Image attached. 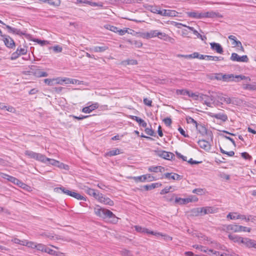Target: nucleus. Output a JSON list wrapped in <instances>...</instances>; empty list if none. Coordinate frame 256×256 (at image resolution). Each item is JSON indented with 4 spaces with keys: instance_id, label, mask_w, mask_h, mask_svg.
Here are the masks:
<instances>
[{
    "instance_id": "1",
    "label": "nucleus",
    "mask_w": 256,
    "mask_h": 256,
    "mask_svg": "<svg viewBox=\"0 0 256 256\" xmlns=\"http://www.w3.org/2000/svg\"><path fill=\"white\" fill-rule=\"evenodd\" d=\"M225 97L222 94H213L210 96L204 94L202 93H193V100L199 101L202 104H206L209 107L222 106L224 102Z\"/></svg>"
},
{
    "instance_id": "2",
    "label": "nucleus",
    "mask_w": 256,
    "mask_h": 256,
    "mask_svg": "<svg viewBox=\"0 0 256 256\" xmlns=\"http://www.w3.org/2000/svg\"><path fill=\"white\" fill-rule=\"evenodd\" d=\"M94 212L96 216L112 224H115L118 222V218L112 212L98 205L94 208Z\"/></svg>"
},
{
    "instance_id": "3",
    "label": "nucleus",
    "mask_w": 256,
    "mask_h": 256,
    "mask_svg": "<svg viewBox=\"0 0 256 256\" xmlns=\"http://www.w3.org/2000/svg\"><path fill=\"white\" fill-rule=\"evenodd\" d=\"M193 248L200 249V251L207 252L208 254H212L213 256H222V253H220L219 252L216 251L213 249H208L202 246L193 245Z\"/></svg>"
},
{
    "instance_id": "4",
    "label": "nucleus",
    "mask_w": 256,
    "mask_h": 256,
    "mask_svg": "<svg viewBox=\"0 0 256 256\" xmlns=\"http://www.w3.org/2000/svg\"><path fill=\"white\" fill-rule=\"evenodd\" d=\"M230 60L233 62H248V58L246 55L240 56L238 54L233 52L230 58Z\"/></svg>"
},
{
    "instance_id": "5",
    "label": "nucleus",
    "mask_w": 256,
    "mask_h": 256,
    "mask_svg": "<svg viewBox=\"0 0 256 256\" xmlns=\"http://www.w3.org/2000/svg\"><path fill=\"white\" fill-rule=\"evenodd\" d=\"M156 154L160 157L167 160H172L175 158V156L172 152L165 150H158L156 152Z\"/></svg>"
},
{
    "instance_id": "6",
    "label": "nucleus",
    "mask_w": 256,
    "mask_h": 256,
    "mask_svg": "<svg viewBox=\"0 0 256 256\" xmlns=\"http://www.w3.org/2000/svg\"><path fill=\"white\" fill-rule=\"evenodd\" d=\"M193 124H194L198 132L202 135H204L206 134V128L204 124L201 122H198L196 120L193 119Z\"/></svg>"
},
{
    "instance_id": "7",
    "label": "nucleus",
    "mask_w": 256,
    "mask_h": 256,
    "mask_svg": "<svg viewBox=\"0 0 256 256\" xmlns=\"http://www.w3.org/2000/svg\"><path fill=\"white\" fill-rule=\"evenodd\" d=\"M2 37L3 38L4 42L7 48H13L15 47L16 44L14 40L9 36L4 34Z\"/></svg>"
},
{
    "instance_id": "8",
    "label": "nucleus",
    "mask_w": 256,
    "mask_h": 256,
    "mask_svg": "<svg viewBox=\"0 0 256 256\" xmlns=\"http://www.w3.org/2000/svg\"><path fill=\"white\" fill-rule=\"evenodd\" d=\"M246 248L256 249V240L248 238H244L242 243Z\"/></svg>"
},
{
    "instance_id": "9",
    "label": "nucleus",
    "mask_w": 256,
    "mask_h": 256,
    "mask_svg": "<svg viewBox=\"0 0 256 256\" xmlns=\"http://www.w3.org/2000/svg\"><path fill=\"white\" fill-rule=\"evenodd\" d=\"M228 39L232 41V44L234 47H240V50L242 52H244V48L240 40H238L236 37L233 35H230L228 36Z\"/></svg>"
},
{
    "instance_id": "10",
    "label": "nucleus",
    "mask_w": 256,
    "mask_h": 256,
    "mask_svg": "<svg viewBox=\"0 0 256 256\" xmlns=\"http://www.w3.org/2000/svg\"><path fill=\"white\" fill-rule=\"evenodd\" d=\"M100 197H98V200L100 202L110 206H113L114 205V201L111 200L109 198L104 196L102 194H100Z\"/></svg>"
},
{
    "instance_id": "11",
    "label": "nucleus",
    "mask_w": 256,
    "mask_h": 256,
    "mask_svg": "<svg viewBox=\"0 0 256 256\" xmlns=\"http://www.w3.org/2000/svg\"><path fill=\"white\" fill-rule=\"evenodd\" d=\"M0 176L3 178L7 180L8 181L16 184H18V182L19 180L18 179L16 178L15 177H14L12 176H10L8 174L3 173V172H0Z\"/></svg>"
},
{
    "instance_id": "12",
    "label": "nucleus",
    "mask_w": 256,
    "mask_h": 256,
    "mask_svg": "<svg viewBox=\"0 0 256 256\" xmlns=\"http://www.w3.org/2000/svg\"><path fill=\"white\" fill-rule=\"evenodd\" d=\"M134 228H135V230L137 232H140L144 233V234L146 233V234H151L156 235H156H160V233H156V232H154L153 231H150L148 229L144 228H142L139 226H134Z\"/></svg>"
},
{
    "instance_id": "13",
    "label": "nucleus",
    "mask_w": 256,
    "mask_h": 256,
    "mask_svg": "<svg viewBox=\"0 0 256 256\" xmlns=\"http://www.w3.org/2000/svg\"><path fill=\"white\" fill-rule=\"evenodd\" d=\"M210 116L218 120H221L222 122H226L228 120V116L226 114L224 113L214 114L210 113Z\"/></svg>"
},
{
    "instance_id": "14",
    "label": "nucleus",
    "mask_w": 256,
    "mask_h": 256,
    "mask_svg": "<svg viewBox=\"0 0 256 256\" xmlns=\"http://www.w3.org/2000/svg\"><path fill=\"white\" fill-rule=\"evenodd\" d=\"M210 45L211 49L215 50L216 52L222 54L224 52L223 48L220 44L213 42L210 43Z\"/></svg>"
},
{
    "instance_id": "15",
    "label": "nucleus",
    "mask_w": 256,
    "mask_h": 256,
    "mask_svg": "<svg viewBox=\"0 0 256 256\" xmlns=\"http://www.w3.org/2000/svg\"><path fill=\"white\" fill-rule=\"evenodd\" d=\"M99 104L98 103L96 102L93 104L89 106L84 107L82 108V111L83 112L89 114L92 112V110L98 108Z\"/></svg>"
},
{
    "instance_id": "16",
    "label": "nucleus",
    "mask_w": 256,
    "mask_h": 256,
    "mask_svg": "<svg viewBox=\"0 0 256 256\" xmlns=\"http://www.w3.org/2000/svg\"><path fill=\"white\" fill-rule=\"evenodd\" d=\"M192 202V198H175V200H174V204H188V202Z\"/></svg>"
},
{
    "instance_id": "17",
    "label": "nucleus",
    "mask_w": 256,
    "mask_h": 256,
    "mask_svg": "<svg viewBox=\"0 0 256 256\" xmlns=\"http://www.w3.org/2000/svg\"><path fill=\"white\" fill-rule=\"evenodd\" d=\"M198 146L202 149L208 152L210 149V144L209 142L205 140H200L198 142Z\"/></svg>"
},
{
    "instance_id": "18",
    "label": "nucleus",
    "mask_w": 256,
    "mask_h": 256,
    "mask_svg": "<svg viewBox=\"0 0 256 256\" xmlns=\"http://www.w3.org/2000/svg\"><path fill=\"white\" fill-rule=\"evenodd\" d=\"M179 24L184 28L182 29L181 32L182 36L184 37H190L189 34L191 32V31H192V27L184 26L181 24Z\"/></svg>"
},
{
    "instance_id": "19",
    "label": "nucleus",
    "mask_w": 256,
    "mask_h": 256,
    "mask_svg": "<svg viewBox=\"0 0 256 256\" xmlns=\"http://www.w3.org/2000/svg\"><path fill=\"white\" fill-rule=\"evenodd\" d=\"M5 28L8 29V32L9 33L14 34H16L20 35V36L25 34L24 32L20 31V30L16 28H12L8 25H6Z\"/></svg>"
},
{
    "instance_id": "20",
    "label": "nucleus",
    "mask_w": 256,
    "mask_h": 256,
    "mask_svg": "<svg viewBox=\"0 0 256 256\" xmlns=\"http://www.w3.org/2000/svg\"><path fill=\"white\" fill-rule=\"evenodd\" d=\"M178 14V12L174 10H162V14L160 15L162 16H177Z\"/></svg>"
},
{
    "instance_id": "21",
    "label": "nucleus",
    "mask_w": 256,
    "mask_h": 256,
    "mask_svg": "<svg viewBox=\"0 0 256 256\" xmlns=\"http://www.w3.org/2000/svg\"><path fill=\"white\" fill-rule=\"evenodd\" d=\"M202 208L204 216L210 214H214L218 212V208L213 206H205Z\"/></svg>"
},
{
    "instance_id": "22",
    "label": "nucleus",
    "mask_w": 256,
    "mask_h": 256,
    "mask_svg": "<svg viewBox=\"0 0 256 256\" xmlns=\"http://www.w3.org/2000/svg\"><path fill=\"white\" fill-rule=\"evenodd\" d=\"M42 2L47 3L54 8H57L60 4V0H43Z\"/></svg>"
},
{
    "instance_id": "23",
    "label": "nucleus",
    "mask_w": 256,
    "mask_h": 256,
    "mask_svg": "<svg viewBox=\"0 0 256 256\" xmlns=\"http://www.w3.org/2000/svg\"><path fill=\"white\" fill-rule=\"evenodd\" d=\"M164 176L168 179H172L174 180H178L180 179V176L178 174L172 172H167L164 174Z\"/></svg>"
},
{
    "instance_id": "24",
    "label": "nucleus",
    "mask_w": 256,
    "mask_h": 256,
    "mask_svg": "<svg viewBox=\"0 0 256 256\" xmlns=\"http://www.w3.org/2000/svg\"><path fill=\"white\" fill-rule=\"evenodd\" d=\"M68 196L73 197L78 200H82L84 201L86 200V198L84 196H83L81 195L79 193H77L74 192L70 191L69 193Z\"/></svg>"
},
{
    "instance_id": "25",
    "label": "nucleus",
    "mask_w": 256,
    "mask_h": 256,
    "mask_svg": "<svg viewBox=\"0 0 256 256\" xmlns=\"http://www.w3.org/2000/svg\"><path fill=\"white\" fill-rule=\"evenodd\" d=\"M229 238L232 240L234 242H238V244H242V241L243 240L244 238L239 236H238L235 234H229L228 235Z\"/></svg>"
},
{
    "instance_id": "26",
    "label": "nucleus",
    "mask_w": 256,
    "mask_h": 256,
    "mask_svg": "<svg viewBox=\"0 0 256 256\" xmlns=\"http://www.w3.org/2000/svg\"><path fill=\"white\" fill-rule=\"evenodd\" d=\"M87 194L90 196H93L96 199L98 200V197H100V194L94 189L89 188L88 189Z\"/></svg>"
},
{
    "instance_id": "27",
    "label": "nucleus",
    "mask_w": 256,
    "mask_h": 256,
    "mask_svg": "<svg viewBox=\"0 0 256 256\" xmlns=\"http://www.w3.org/2000/svg\"><path fill=\"white\" fill-rule=\"evenodd\" d=\"M148 170L150 172H162L164 170V168L162 166H151L148 168Z\"/></svg>"
},
{
    "instance_id": "28",
    "label": "nucleus",
    "mask_w": 256,
    "mask_h": 256,
    "mask_svg": "<svg viewBox=\"0 0 256 256\" xmlns=\"http://www.w3.org/2000/svg\"><path fill=\"white\" fill-rule=\"evenodd\" d=\"M222 78H223V81L225 82H230L232 81L235 82L234 76L233 74H223V76H222Z\"/></svg>"
},
{
    "instance_id": "29",
    "label": "nucleus",
    "mask_w": 256,
    "mask_h": 256,
    "mask_svg": "<svg viewBox=\"0 0 256 256\" xmlns=\"http://www.w3.org/2000/svg\"><path fill=\"white\" fill-rule=\"evenodd\" d=\"M108 49V47L106 46H96L92 48V50L96 52H102Z\"/></svg>"
},
{
    "instance_id": "30",
    "label": "nucleus",
    "mask_w": 256,
    "mask_h": 256,
    "mask_svg": "<svg viewBox=\"0 0 256 256\" xmlns=\"http://www.w3.org/2000/svg\"><path fill=\"white\" fill-rule=\"evenodd\" d=\"M158 37L162 40H163L166 41H170L172 40L168 34H165L164 32H158Z\"/></svg>"
},
{
    "instance_id": "31",
    "label": "nucleus",
    "mask_w": 256,
    "mask_h": 256,
    "mask_svg": "<svg viewBox=\"0 0 256 256\" xmlns=\"http://www.w3.org/2000/svg\"><path fill=\"white\" fill-rule=\"evenodd\" d=\"M54 191L58 193H63L68 196L70 192V190L63 186L56 188L54 189Z\"/></svg>"
},
{
    "instance_id": "32",
    "label": "nucleus",
    "mask_w": 256,
    "mask_h": 256,
    "mask_svg": "<svg viewBox=\"0 0 256 256\" xmlns=\"http://www.w3.org/2000/svg\"><path fill=\"white\" fill-rule=\"evenodd\" d=\"M193 36H194V38H200L202 40L204 41V42H206V37L205 36L200 34L197 30H194V28Z\"/></svg>"
},
{
    "instance_id": "33",
    "label": "nucleus",
    "mask_w": 256,
    "mask_h": 256,
    "mask_svg": "<svg viewBox=\"0 0 256 256\" xmlns=\"http://www.w3.org/2000/svg\"><path fill=\"white\" fill-rule=\"evenodd\" d=\"M238 228L239 225L238 224H228L226 227V228L228 231L232 230L234 232H240Z\"/></svg>"
},
{
    "instance_id": "34",
    "label": "nucleus",
    "mask_w": 256,
    "mask_h": 256,
    "mask_svg": "<svg viewBox=\"0 0 256 256\" xmlns=\"http://www.w3.org/2000/svg\"><path fill=\"white\" fill-rule=\"evenodd\" d=\"M193 216H204L203 208H193Z\"/></svg>"
},
{
    "instance_id": "35",
    "label": "nucleus",
    "mask_w": 256,
    "mask_h": 256,
    "mask_svg": "<svg viewBox=\"0 0 256 256\" xmlns=\"http://www.w3.org/2000/svg\"><path fill=\"white\" fill-rule=\"evenodd\" d=\"M158 30H151L146 33V36L147 38H150L158 36Z\"/></svg>"
},
{
    "instance_id": "36",
    "label": "nucleus",
    "mask_w": 256,
    "mask_h": 256,
    "mask_svg": "<svg viewBox=\"0 0 256 256\" xmlns=\"http://www.w3.org/2000/svg\"><path fill=\"white\" fill-rule=\"evenodd\" d=\"M147 175L144 174L138 176H134L132 178L136 182H144L147 180Z\"/></svg>"
},
{
    "instance_id": "37",
    "label": "nucleus",
    "mask_w": 256,
    "mask_h": 256,
    "mask_svg": "<svg viewBox=\"0 0 256 256\" xmlns=\"http://www.w3.org/2000/svg\"><path fill=\"white\" fill-rule=\"evenodd\" d=\"M36 160L44 163H46V160H48V158H46L44 155L42 154L38 153Z\"/></svg>"
},
{
    "instance_id": "38",
    "label": "nucleus",
    "mask_w": 256,
    "mask_h": 256,
    "mask_svg": "<svg viewBox=\"0 0 256 256\" xmlns=\"http://www.w3.org/2000/svg\"><path fill=\"white\" fill-rule=\"evenodd\" d=\"M120 150L118 148H115L114 150H112L108 152H107L106 154V156H112L117 154H120Z\"/></svg>"
},
{
    "instance_id": "39",
    "label": "nucleus",
    "mask_w": 256,
    "mask_h": 256,
    "mask_svg": "<svg viewBox=\"0 0 256 256\" xmlns=\"http://www.w3.org/2000/svg\"><path fill=\"white\" fill-rule=\"evenodd\" d=\"M24 154L26 156H28L29 158H34L36 160V156H37L38 153L35 152H34L31 150H26L24 152Z\"/></svg>"
},
{
    "instance_id": "40",
    "label": "nucleus",
    "mask_w": 256,
    "mask_h": 256,
    "mask_svg": "<svg viewBox=\"0 0 256 256\" xmlns=\"http://www.w3.org/2000/svg\"><path fill=\"white\" fill-rule=\"evenodd\" d=\"M244 88L250 90H256V82L252 84H246L244 86Z\"/></svg>"
},
{
    "instance_id": "41",
    "label": "nucleus",
    "mask_w": 256,
    "mask_h": 256,
    "mask_svg": "<svg viewBox=\"0 0 256 256\" xmlns=\"http://www.w3.org/2000/svg\"><path fill=\"white\" fill-rule=\"evenodd\" d=\"M48 75V73L46 72H42L40 69L36 72H34V76L38 78L46 77Z\"/></svg>"
},
{
    "instance_id": "42",
    "label": "nucleus",
    "mask_w": 256,
    "mask_h": 256,
    "mask_svg": "<svg viewBox=\"0 0 256 256\" xmlns=\"http://www.w3.org/2000/svg\"><path fill=\"white\" fill-rule=\"evenodd\" d=\"M122 63L128 65H136L138 61L136 60L128 59L122 61Z\"/></svg>"
},
{
    "instance_id": "43",
    "label": "nucleus",
    "mask_w": 256,
    "mask_h": 256,
    "mask_svg": "<svg viewBox=\"0 0 256 256\" xmlns=\"http://www.w3.org/2000/svg\"><path fill=\"white\" fill-rule=\"evenodd\" d=\"M206 190L204 188H196L193 190V193L199 196H202L206 194Z\"/></svg>"
},
{
    "instance_id": "44",
    "label": "nucleus",
    "mask_w": 256,
    "mask_h": 256,
    "mask_svg": "<svg viewBox=\"0 0 256 256\" xmlns=\"http://www.w3.org/2000/svg\"><path fill=\"white\" fill-rule=\"evenodd\" d=\"M234 78L236 82H238L244 80H248L249 81L250 80V78L249 77H247L243 75H236L234 76Z\"/></svg>"
},
{
    "instance_id": "45",
    "label": "nucleus",
    "mask_w": 256,
    "mask_h": 256,
    "mask_svg": "<svg viewBox=\"0 0 256 256\" xmlns=\"http://www.w3.org/2000/svg\"><path fill=\"white\" fill-rule=\"evenodd\" d=\"M16 185H17L19 187L22 188V189L26 190L28 191L29 189L30 188V187L28 186L27 184H24L23 182H22L20 180H18V184H16Z\"/></svg>"
},
{
    "instance_id": "46",
    "label": "nucleus",
    "mask_w": 256,
    "mask_h": 256,
    "mask_svg": "<svg viewBox=\"0 0 256 256\" xmlns=\"http://www.w3.org/2000/svg\"><path fill=\"white\" fill-rule=\"evenodd\" d=\"M44 82L49 86H52L55 84V78H46L44 80Z\"/></svg>"
},
{
    "instance_id": "47",
    "label": "nucleus",
    "mask_w": 256,
    "mask_h": 256,
    "mask_svg": "<svg viewBox=\"0 0 256 256\" xmlns=\"http://www.w3.org/2000/svg\"><path fill=\"white\" fill-rule=\"evenodd\" d=\"M131 44L134 45L136 48H140L142 46V42L140 40H129Z\"/></svg>"
},
{
    "instance_id": "48",
    "label": "nucleus",
    "mask_w": 256,
    "mask_h": 256,
    "mask_svg": "<svg viewBox=\"0 0 256 256\" xmlns=\"http://www.w3.org/2000/svg\"><path fill=\"white\" fill-rule=\"evenodd\" d=\"M17 52H18V54H20V55H24L26 54L27 52V49L26 48H22L21 46H18L17 48V50H16Z\"/></svg>"
},
{
    "instance_id": "49",
    "label": "nucleus",
    "mask_w": 256,
    "mask_h": 256,
    "mask_svg": "<svg viewBox=\"0 0 256 256\" xmlns=\"http://www.w3.org/2000/svg\"><path fill=\"white\" fill-rule=\"evenodd\" d=\"M204 18V12L193 11V18Z\"/></svg>"
},
{
    "instance_id": "50",
    "label": "nucleus",
    "mask_w": 256,
    "mask_h": 256,
    "mask_svg": "<svg viewBox=\"0 0 256 256\" xmlns=\"http://www.w3.org/2000/svg\"><path fill=\"white\" fill-rule=\"evenodd\" d=\"M78 80H75V79H72L67 78H64V82L66 84H76L77 83V82Z\"/></svg>"
},
{
    "instance_id": "51",
    "label": "nucleus",
    "mask_w": 256,
    "mask_h": 256,
    "mask_svg": "<svg viewBox=\"0 0 256 256\" xmlns=\"http://www.w3.org/2000/svg\"><path fill=\"white\" fill-rule=\"evenodd\" d=\"M150 6V10L151 12L154 13V14H159L160 15V14H162V10H158V8L156 6Z\"/></svg>"
},
{
    "instance_id": "52",
    "label": "nucleus",
    "mask_w": 256,
    "mask_h": 256,
    "mask_svg": "<svg viewBox=\"0 0 256 256\" xmlns=\"http://www.w3.org/2000/svg\"><path fill=\"white\" fill-rule=\"evenodd\" d=\"M36 242H28L26 240H25L24 246H26L28 248H36Z\"/></svg>"
},
{
    "instance_id": "53",
    "label": "nucleus",
    "mask_w": 256,
    "mask_h": 256,
    "mask_svg": "<svg viewBox=\"0 0 256 256\" xmlns=\"http://www.w3.org/2000/svg\"><path fill=\"white\" fill-rule=\"evenodd\" d=\"M217 14L213 12H204V18H215L217 16Z\"/></svg>"
},
{
    "instance_id": "54",
    "label": "nucleus",
    "mask_w": 256,
    "mask_h": 256,
    "mask_svg": "<svg viewBox=\"0 0 256 256\" xmlns=\"http://www.w3.org/2000/svg\"><path fill=\"white\" fill-rule=\"evenodd\" d=\"M25 240H20V239L17 238H13V239H12L11 240V241L12 242H13L14 243H15V244H20L21 246H24Z\"/></svg>"
},
{
    "instance_id": "55",
    "label": "nucleus",
    "mask_w": 256,
    "mask_h": 256,
    "mask_svg": "<svg viewBox=\"0 0 256 256\" xmlns=\"http://www.w3.org/2000/svg\"><path fill=\"white\" fill-rule=\"evenodd\" d=\"M105 28L106 29L109 30L112 32H118V28H117L116 26H111L110 24H107L105 26Z\"/></svg>"
},
{
    "instance_id": "56",
    "label": "nucleus",
    "mask_w": 256,
    "mask_h": 256,
    "mask_svg": "<svg viewBox=\"0 0 256 256\" xmlns=\"http://www.w3.org/2000/svg\"><path fill=\"white\" fill-rule=\"evenodd\" d=\"M241 156L244 160H250L252 159V156L246 152L241 153Z\"/></svg>"
},
{
    "instance_id": "57",
    "label": "nucleus",
    "mask_w": 256,
    "mask_h": 256,
    "mask_svg": "<svg viewBox=\"0 0 256 256\" xmlns=\"http://www.w3.org/2000/svg\"><path fill=\"white\" fill-rule=\"evenodd\" d=\"M204 56L205 55L200 54L198 52H193V58H197L200 60H204Z\"/></svg>"
},
{
    "instance_id": "58",
    "label": "nucleus",
    "mask_w": 256,
    "mask_h": 256,
    "mask_svg": "<svg viewBox=\"0 0 256 256\" xmlns=\"http://www.w3.org/2000/svg\"><path fill=\"white\" fill-rule=\"evenodd\" d=\"M56 166L58 168H60L66 170H68V165L64 164L62 162H60L59 161L58 162V164Z\"/></svg>"
},
{
    "instance_id": "59",
    "label": "nucleus",
    "mask_w": 256,
    "mask_h": 256,
    "mask_svg": "<svg viewBox=\"0 0 256 256\" xmlns=\"http://www.w3.org/2000/svg\"><path fill=\"white\" fill-rule=\"evenodd\" d=\"M46 246L42 244H36V248L40 251H41L42 252H44V250L46 249Z\"/></svg>"
},
{
    "instance_id": "60",
    "label": "nucleus",
    "mask_w": 256,
    "mask_h": 256,
    "mask_svg": "<svg viewBox=\"0 0 256 256\" xmlns=\"http://www.w3.org/2000/svg\"><path fill=\"white\" fill-rule=\"evenodd\" d=\"M238 214L236 212L231 213L230 212L226 216V218L230 220H235L236 218V215Z\"/></svg>"
},
{
    "instance_id": "61",
    "label": "nucleus",
    "mask_w": 256,
    "mask_h": 256,
    "mask_svg": "<svg viewBox=\"0 0 256 256\" xmlns=\"http://www.w3.org/2000/svg\"><path fill=\"white\" fill-rule=\"evenodd\" d=\"M240 100L236 98H232L230 104L239 105L240 104Z\"/></svg>"
},
{
    "instance_id": "62",
    "label": "nucleus",
    "mask_w": 256,
    "mask_h": 256,
    "mask_svg": "<svg viewBox=\"0 0 256 256\" xmlns=\"http://www.w3.org/2000/svg\"><path fill=\"white\" fill-rule=\"evenodd\" d=\"M39 67L36 66H34V65H32L30 67V72L34 75V72H36L38 71V70H39V68H38Z\"/></svg>"
},
{
    "instance_id": "63",
    "label": "nucleus",
    "mask_w": 256,
    "mask_h": 256,
    "mask_svg": "<svg viewBox=\"0 0 256 256\" xmlns=\"http://www.w3.org/2000/svg\"><path fill=\"white\" fill-rule=\"evenodd\" d=\"M64 82V78H60L58 77L56 78H55V84H62Z\"/></svg>"
},
{
    "instance_id": "64",
    "label": "nucleus",
    "mask_w": 256,
    "mask_h": 256,
    "mask_svg": "<svg viewBox=\"0 0 256 256\" xmlns=\"http://www.w3.org/2000/svg\"><path fill=\"white\" fill-rule=\"evenodd\" d=\"M222 256H240L238 254H236L235 252L230 250V252L228 253H224L223 252L222 254Z\"/></svg>"
}]
</instances>
